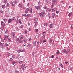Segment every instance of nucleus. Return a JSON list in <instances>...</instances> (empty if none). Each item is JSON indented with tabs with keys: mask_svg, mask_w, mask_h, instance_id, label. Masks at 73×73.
I'll use <instances>...</instances> for the list:
<instances>
[{
	"mask_svg": "<svg viewBox=\"0 0 73 73\" xmlns=\"http://www.w3.org/2000/svg\"><path fill=\"white\" fill-rule=\"evenodd\" d=\"M45 12L43 11L41 13H39V15L40 16L41 18H43V17H44V15H45Z\"/></svg>",
	"mask_w": 73,
	"mask_h": 73,
	"instance_id": "obj_1",
	"label": "nucleus"
},
{
	"mask_svg": "<svg viewBox=\"0 0 73 73\" xmlns=\"http://www.w3.org/2000/svg\"><path fill=\"white\" fill-rule=\"evenodd\" d=\"M41 6L40 5H39L38 6H35V8L36 9H37V10H38V9H40L41 8Z\"/></svg>",
	"mask_w": 73,
	"mask_h": 73,
	"instance_id": "obj_2",
	"label": "nucleus"
},
{
	"mask_svg": "<svg viewBox=\"0 0 73 73\" xmlns=\"http://www.w3.org/2000/svg\"><path fill=\"white\" fill-rule=\"evenodd\" d=\"M17 23V24H18L19 23H20V24H22V23H21V22L20 21V20L19 19V21L18 20H17L16 21Z\"/></svg>",
	"mask_w": 73,
	"mask_h": 73,
	"instance_id": "obj_3",
	"label": "nucleus"
},
{
	"mask_svg": "<svg viewBox=\"0 0 73 73\" xmlns=\"http://www.w3.org/2000/svg\"><path fill=\"white\" fill-rule=\"evenodd\" d=\"M36 44H37V41H35L34 42V43L33 44V46H35L36 45Z\"/></svg>",
	"mask_w": 73,
	"mask_h": 73,
	"instance_id": "obj_4",
	"label": "nucleus"
},
{
	"mask_svg": "<svg viewBox=\"0 0 73 73\" xmlns=\"http://www.w3.org/2000/svg\"><path fill=\"white\" fill-rule=\"evenodd\" d=\"M54 16H55V13H53L52 14V18L54 19Z\"/></svg>",
	"mask_w": 73,
	"mask_h": 73,
	"instance_id": "obj_5",
	"label": "nucleus"
},
{
	"mask_svg": "<svg viewBox=\"0 0 73 73\" xmlns=\"http://www.w3.org/2000/svg\"><path fill=\"white\" fill-rule=\"evenodd\" d=\"M56 11H57V8H54L52 10V12H54Z\"/></svg>",
	"mask_w": 73,
	"mask_h": 73,
	"instance_id": "obj_6",
	"label": "nucleus"
},
{
	"mask_svg": "<svg viewBox=\"0 0 73 73\" xmlns=\"http://www.w3.org/2000/svg\"><path fill=\"white\" fill-rule=\"evenodd\" d=\"M53 24H51L50 25V26L49 27L50 28H52L53 27Z\"/></svg>",
	"mask_w": 73,
	"mask_h": 73,
	"instance_id": "obj_7",
	"label": "nucleus"
},
{
	"mask_svg": "<svg viewBox=\"0 0 73 73\" xmlns=\"http://www.w3.org/2000/svg\"><path fill=\"white\" fill-rule=\"evenodd\" d=\"M66 52V49H64L62 50V52L64 53H65Z\"/></svg>",
	"mask_w": 73,
	"mask_h": 73,
	"instance_id": "obj_8",
	"label": "nucleus"
},
{
	"mask_svg": "<svg viewBox=\"0 0 73 73\" xmlns=\"http://www.w3.org/2000/svg\"><path fill=\"white\" fill-rule=\"evenodd\" d=\"M13 3H14L15 4H16L17 3V1L16 0H15L13 1Z\"/></svg>",
	"mask_w": 73,
	"mask_h": 73,
	"instance_id": "obj_9",
	"label": "nucleus"
},
{
	"mask_svg": "<svg viewBox=\"0 0 73 73\" xmlns=\"http://www.w3.org/2000/svg\"><path fill=\"white\" fill-rule=\"evenodd\" d=\"M27 17H31V15L30 14H28L27 15Z\"/></svg>",
	"mask_w": 73,
	"mask_h": 73,
	"instance_id": "obj_10",
	"label": "nucleus"
},
{
	"mask_svg": "<svg viewBox=\"0 0 73 73\" xmlns=\"http://www.w3.org/2000/svg\"><path fill=\"white\" fill-rule=\"evenodd\" d=\"M2 8H5V5H2Z\"/></svg>",
	"mask_w": 73,
	"mask_h": 73,
	"instance_id": "obj_11",
	"label": "nucleus"
},
{
	"mask_svg": "<svg viewBox=\"0 0 73 73\" xmlns=\"http://www.w3.org/2000/svg\"><path fill=\"white\" fill-rule=\"evenodd\" d=\"M12 19H9V20L8 21V23H9L11 22H12Z\"/></svg>",
	"mask_w": 73,
	"mask_h": 73,
	"instance_id": "obj_12",
	"label": "nucleus"
},
{
	"mask_svg": "<svg viewBox=\"0 0 73 73\" xmlns=\"http://www.w3.org/2000/svg\"><path fill=\"white\" fill-rule=\"evenodd\" d=\"M12 35L13 36V38H14V37L15 36V34L14 33H12Z\"/></svg>",
	"mask_w": 73,
	"mask_h": 73,
	"instance_id": "obj_13",
	"label": "nucleus"
},
{
	"mask_svg": "<svg viewBox=\"0 0 73 73\" xmlns=\"http://www.w3.org/2000/svg\"><path fill=\"white\" fill-rule=\"evenodd\" d=\"M18 7H19L21 8L22 7V5L21 4H19L18 5Z\"/></svg>",
	"mask_w": 73,
	"mask_h": 73,
	"instance_id": "obj_14",
	"label": "nucleus"
},
{
	"mask_svg": "<svg viewBox=\"0 0 73 73\" xmlns=\"http://www.w3.org/2000/svg\"><path fill=\"white\" fill-rule=\"evenodd\" d=\"M72 15V13H70L68 14V16L70 17Z\"/></svg>",
	"mask_w": 73,
	"mask_h": 73,
	"instance_id": "obj_15",
	"label": "nucleus"
},
{
	"mask_svg": "<svg viewBox=\"0 0 73 73\" xmlns=\"http://www.w3.org/2000/svg\"><path fill=\"white\" fill-rule=\"evenodd\" d=\"M70 49H67V51H66V52L67 53H70Z\"/></svg>",
	"mask_w": 73,
	"mask_h": 73,
	"instance_id": "obj_16",
	"label": "nucleus"
},
{
	"mask_svg": "<svg viewBox=\"0 0 73 73\" xmlns=\"http://www.w3.org/2000/svg\"><path fill=\"white\" fill-rule=\"evenodd\" d=\"M7 38H8V36H6L4 38V40H7Z\"/></svg>",
	"mask_w": 73,
	"mask_h": 73,
	"instance_id": "obj_17",
	"label": "nucleus"
},
{
	"mask_svg": "<svg viewBox=\"0 0 73 73\" xmlns=\"http://www.w3.org/2000/svg\"><path fill=\"white\" fill-rule=\"evenodd\" d=\"M17 62H12V65H14L15 64H16Z\"/></svg>",
	"mask_w": 73,
	"mask_h": 73,
	"instance_id": "obj_18",
	"label": "nucleus"
},
{
	"mask_svg": "<svg viewBox=\"0 0 73 73\" xmlns=\"http://www.w3.org/2000/svg\"><path fill=\"white\" fill-rule=\"evenodd\" d=\"M23 35H21V37L20 38V39H23Z\"/></svg>",
	"mask_w": 73,
	"mask_h": 73,
	"instance_id": "obj_19",
	"label": "nucleus"
},
{
	"mask_svg": "<svg viewBox=\"0 0 73 73\" xmlns=\"http://www.w3.org/2000/svg\"><path fill=\"white\" fill-rule=\"evenodd\" d=\"M3 20L5 23H6V21H7V19L5 18V19H3Z\"/></svg>",
	"mask_w": 73,
	"mask_h": 73,
	"instance_id": "obj_20",
	"label": "nucleus"
},
{
	"mask_svg": "<svg viewBox=\"0 0 73 73\" xmlns=\"http://www.w3.org/2000/svg\"><path fill=\"white\" fill-rule=\"evenodd\" d=\"M11 4H12L11 5L12 6V7H14L15 6V5H14L12 2H11V3H10Z\"/></svg>",
	"mask_w": 73,
	"mask_h": 73,
	"instance_id": "obj_21",
	"label": "nucleus"
},
{
	"mask_svg": "<svg viewBox=\"0 0 73 73\" xmlns=\"http://www.w3.org/2000/svg\"><path fill=\"white\" fill-rule=\"evenodd\" d=\"M56 53L58 55L60 54V52H59V51L57 50L56 52Z\"/></svg>",
	"mask_w": 73,
	"mask_h": 73,
	"instance_id": "obj_22",
	"label": "nucleus"
},
{
	"mask_svg": "<svg viewBox=\"0 0 73 73\" xmlns=\"http://www.w3.org/2000/svg\"><path fill=\"white\" fill-rule=\"evenodd\" d=\"M21 50V52H25V50Z\"/></svg>",
	"mask_w": 73,
	"mask_h": 73,
	"instance_id": "obj_23",
	"label": "nucleus"
},
{
	"mask_svg": "<svg viewBox=\"0 0 73 73\" xmlns=\"http://www.w3.org/2000/svg\"><path fill=\"white\" fill-rule=\"evenodd\" d=\"M23 41L25 42V43L27 42V39H25L23 40Z\"/></svg>",
	"mask_w": 73,
	"mask_h": 73,
	"instance_id": "obj_24",
	"label": "nucleus"
},
{
	"mask_svg": "<svg viewBox=\"0 0 73 73\" xmlns=\"http://www.w3.org/2000/svg\"><path fill=\"white\" fill-rule=\"evenodd\" d=\"M35 32H37L38 31V29H36L35 30Z\"/></svg>",
	"mask_w": 73,
	"mask_h": 73,
	"instance_id": "obj_25",
	"label": "nucleus"
},
{
	"mask_svg": "<svg viewBox=\"0 0 73 73\" xmlns=\"http://www.w3.org/2000/svg\"><path fill=\"white\" fill-rule=\"evenodd\" d=\"M5 46H8V44H7V43H5Z\"/></svg>",
	"mask_w": 73,
	"mask_h": 73,
	"instance_id": "obj_26",
	"label": "nucleus"
},
{
	"mask_svg": "<svg viewBox=\"0 0 73 73\" xmlns=\"http://www.w3.org/2000/svg\"><path fill=\"white\" fill-rule=\"evenodd\" d=\"M19 69H21V68H22V66H19Z\"/></svg>",
	"mask_w": 73,
	"mask_h": 73,
	"instance_id": "obj_27",
	"label": "nucleus"
},
{
	"mask_svg": "<svg viewBox=\"0 0 73 73\" xmlns=\"http://www.w3.org/2000/svg\"><path fill=\"white\" fill-rule=\"evenodd\" d=\"M30 12V13H32V8H31V9Z\"/></svg>",
	"mask_w": 73,
	"mask_h": 73,
	"instance_id": "obj_28",
	"label": "nucleus"
},
{
	"mask_svg": "<svg viewBox=\"0 0 73 73\" xmlns=\"http://www.w3.org/2000/svg\"><path fill=\"white\" fill-rule=\"evenodd\" d=\"M15 20H16V19H15V18L13 17V21H15Z\"/></svg>",
	"mask_w": 73,
	"mask_h": 73,
	"instance_id": "obj_29",
	"label": "nucleus"
},
{
	"mask_svg": "<svg viewBox=\"0 0 73 73\" xmlns=\"http://www.w3.org/2000/svg\"><path fill=\"white\" fill-rule=\"evenodd\" d=\"M19 42L20 43H22V42H23V40H22L20 39L19 40Z\"/></svg>",
	"mask_w": 73,
	"mask_h": 73,
	"instance_id": "obj_30",
	"label": "nucleus"
},
{
	"mask_svg": "<svg viewBox=\"0 0 73 73\" xmlns=\"http://www.w3.org/2000/svg\"><path fill=\"white\" fill-rule=\"evenodd\" d=\"M53 5H54L53 3H52V5H51L52 8H53V6H54Z\"/></svg>",
	"mask_w": 73,
	"mask_h": 73,
	"instance_id": "obj_31",
	"label": "nucleus"
},
{
	"mask_svg": "<svg viewBox=\"0 0 73 73\" xmlns=\"http://www.w3.org/2000/svg\"><path fill=\"white\" fill-rule=\"evenodd\" d=\"M35 21H37L38 20V18H36L35 19Z\"/></svg>",
	"mask_w": 73,
	"mask_h": 73,
	"instance_id": "obj_32",
	"label": "nucleus"
},
{
	"mask_svg": "<svg viewBox=\"0 0 73 73\" xmlns=\"http://www.w3.org/2000/svg\"><path fill=\"white\" fill-rule=\"evenodd\" d=\"M20 52H21V50H18L17 51V53H20Z\"/></svg>",
	"mask_w": 73,
	"mask_h": 73,
	"instance_id": "obj_33",
	"label": "nucleus"
},
{
	"mask_svg": "<svg viewBox=\"0 0 73 73\" xmlns=\"http://www.w3.org/2000/svg\"><path fill=\"white\" fill-rule=\"evenodd\" d=\"M60 66H61V67H62V68H63V65H62V64H60Z\"/></svg>",
	"mask_w": 73,
	"mask_h": 73,
	"instance_id": "obj_34",
	"label": "nucleus"
},
{
	"mask_svg": "<svg viewBox=\"0 0 73 73\" xmlns=\"http://www.w3.org/2000/svg\"><path fill=\"white\" fill-rule=\"evenodd\" d=\"M12 61H13V59H12V58H11L10 59V61L12 62Z\"/></svg>",
	"mask_w": 73,
	"mask_h": 73,
	"instance_id": "obj_35",
	"label": "nucleus"
},
{
	"mask_svg": "<svg viewBox=\"0 0 73 73\" xmlns=\"http://www.w3.org/2000/svg\"><path fill=\"white\" fill-rule=\"evenodd\" d=\"M54 58V55H52L51 56V58Z\"/></svg>",
	"mask_w": 73,
	"mask_h": 73,
	"instance_id": "obj_36",
	"label": "nucleus"
},
{
	"mask_svg": "<svg viewBox=\"0 0 73 73\" xmlns=\"http://www.w3.org/2000/svg\"><path fill=\"white\" fill-rule=\"evenodd\" d=\"M19 64H21L23 63V62L22 61H20L19 62Z\"/></svg>",
	"mask_w": 73,
	"mask_h": 73,
	"instance_id": "obj_37",
	"label": "nucleus"
},
{
	"mask_svg": "<svg viewBox=\"0 0 73 73\" xmlns=\"http://www.w3.org/2000/svg\"><path fill=\"white\" fill-rule=\"evenodd\" d=\"M52 39H50V43H52Z\"/></svg>",
	"mask_w": 73,
	"mask_h": 73,
	"instance_id": "obj_38",
	"label": "nucleus"
},
{
	"mask_svg": "<svg viewBox=\"0 0 73 73\" xmlns=\"http://www.w3.org/2000/svg\"><path fill=\"white\" fill-rule=\"evenodd\" d=\"M26 9L27 11H29L30 9H29L27 8V9Z\"/></svg>",
	"mask_w": 73,
	"mask_h": 73,
	"instance_id": "obj_39",
	"label": "nucleus"
},
{
	"mask_svg": "<svg viewBox=\"0 0 73 73\" xmlns=\"http://www.w3.org/2000/svg\"><path fill=\"white\" fill-rule=\"evenodd\" d=\"M22 16H27V15L25 14H23L22 15Z\"/></svg>",
	"mask_w": 73,
	"mask_h": 73,
	"instance_id": "obj_40",
	"label": "nucleus"
},
{
	"mask_svg": "<svg viewBox=\"0 0 73 73\" xmlns=\"http://www.w3.org/2000/svg\"><path fill=\"white\" fill-rule=\"evenodd\" d=\"M47 23H45L44 24V25L45 27H46L47 26Z\"/></svg>",
	"mask_w": 73,
	"mask_h": 73,
	"instance_id": "obj_41",
	"label": "nucleus"
},
{
	"mask_svg": "<svg viewBox=\"0 0 73 73\" xmlns=\"http://www.w3.org/2000/svg\"><path fill=\"white\" fill-rule=\"evenodd\" d=\"M35 24H37V21H35Z\"/></svg>",
	"mask_w": 73,
	"mask_h": 73,
	"instance_id": "obj_42",
	"label": "nucleus"
},
{
	"mask_svg": "<svg viewBox=\"0 0 73 73\" xmlns=\"http://www.w3.org/2000/svg\"><path fill=\"white\" fill-rule=\"evenodd\" d=\"M22 66H23V67L25 66V64H23L22 65Z\"/></svg>",
	"mask_w": 73,
	"mask_h": 73,
	"instance_id": "obj_43",
	"label": "nucleus"
},
{
	"mask_svg": "<svg viewBox=\"0 0 73 73\" xmlns=\"http://www.w3.org/2000/svg\"><path fill=\"white\" fill-rule=\"evenodd\" d=\"M46 6H45L44 7H43V9H46Z\"/></svg>",
	"mask_w": 73,
	"mask_h": 73,
	"instance_id": "obj_44",
	"label": "nucleus"
},
{
	"mask_svg": "<svg viewBox=\"0 0 73 73\" xmlns=\"http://www.w3.org/2000/svg\"><path fill=\"white\" fill-rule=\"evenodd\" d=\"M25 13L26 14H27L28 13V11L26 10L25 11Z\"/></svg>",
	"mask_w": 73,
	"mask_h": 73,
	"instance_id": "obj_45",
	"label": "nucleus"
},
{
	"mask_svg": "<svg viewBox=\"0 0 73 73\" xmlns=\"http://www.w3.org/2000/svg\"><path fill=\"white\" fill-rule=\"evenodd\" d=\"M24 26H23V25H22L21 26V28H23V27Z\"/></svg>",
	"mask_w": 73,
	"mask_h": 73,
	"instance_id": "obj_46",
	"label": "nucleus"
},
{
	"mask_svg": "<svg viewBox=\"0 0 73 73\" xmlns=\"http://www.w3.org/2000/svg\"><path fill=\"white\" fill-rule=\"evenodd\" d=\"M25 67H24L23 68H22V70L23 71H24V70H25Z\"/></svg>",
	"mask_w": 73,
	"mask_h": 73,
	"instance_id": "obj_47",
	"label": "nucleus"
},
{
	"mask_svg": "<svg viewBox=\"0 0 73 73\" xmlns=\"http://www.w3.org/2000/svg\"><path fill=\"white\" fill-rule=\"evenodd\" d=\"M53 2L54 3H56V0H54L53 1Z\"/></svg>",
	"mask_w": 73,
	"mask_h": 73,
	"instance_id": "obj_48",
	"label": "nucleus"
},
{
	"mask_svg": "<svg viewBox=\"0 0 73 73\" xmlns=\"http://www.w3.org/2000/svg\"><path fill=\"white\" fill-rule=\"evenodd\" d=\"M31 40H32V38H30L29 39V41H31Z\"/></svg>",
	"mask_w": 73,
	"mask_h": 73,
	"instance_id": "obj_49",
	"label": "nucleus"
},
{
	"mask_svg": "<svg viewBox=\"0 0 73 73\" xmlns=\"http://www.w3.org/2000/svg\"><path fill=\"white\" fill-rule=\"evenodd\" d=\"M27 46H29V47H31V44H29L28 45H27Z\"/></svg>",
	"mask_w": 73,
	"mask_h": 73,
	"instance_id": "obj_50",
	"label": "nucleus"
},
{
	"mask_svg": "<svg viewBox=\"0 0 73 73\" xmlns=\"http://www.w3.org/2000/svg\"><path fill=\"white\" fill-rule=\"evenodd\" d=\"M15 73H19V71H15Z\"/></svg>",
	"mask_w": 73,
	"mask_h": 73,
	"instance_id": "obj_51",
	"label": "nucleus"
},
{
	"mask_svg": "<svg viewBox=\"0 0 73 73\" xmlns=\"http://www.w3.org/2000/svg\"><path fill=\"white\" fill-rule=\"evenodd\" d=\"M2 25V27H3V29H4V25Z\"/></svg>",
	"mask_w": 73,
	"mask_h": 73,
	"instance_id": "obj_52",
	"label": "nucleus"
},
{
	"mask_svg": "<svg viewBox=\"0 0 73 73\" xmlns=\"http://www.w3.org/2000/svg\"><path fill=\"white\" fill-rule=\"evenodd\" d=\"M0 45H1V46H3V43L1 44Z\"/></svg>",
	"mask_w": 73,
	"mask_h": 73,
	"instance_id": "obj_53",
	"label": "nucleus"
},
{
	"mask_svg": "<svg viewBox=\"0 0 73 73\" xmlns=\"http://www.w3.org/2000/svg\"><path fill=\"white\" fill-rule=\"evenodd\" d=\"M8 40H9V42H10V41H11V39H10L9 38H8Z\"/></svg>",
	"mask_w": 73,
	"mask_h": 73,
	"instance_id": "obj_54",
	"label": "nucleus"
},
{
	"mask_svg": "<svg viewBox=\"0 0 73 73\" xmlns=\"http://www.w3.org/2000/svg\"><path fill=\"white\" fill-rule=\"evenodd\" d=\"M59 13V11H56V13Z\"/></svg>",
	"mask_w": 73,
	"mask_h": 73,
	"instance_id": "obj_55",
	"label": "nucleus"
},
{
	"mask_svg": "<svg viewBox=\"0 0 73 73\" xmlns=\"http://www.w3.org/2000/svg\"><path fill=\"white\" fill-rule=\"evenodd\" d=\"M48 16H50V13H48Z\"/></svg>",
	"mask_w": 73,
	"mask_h": 73,
	"instance_id": "obj_56",
	"label": "nucleus"
},
{
	"mask_svg": "<svg viewBox=\"0 0 73 73\" xmlns=\"http://www.w3.org/2000/svg\"><path fill=\"white\" fill-rule=\"evenodd\" d=\"M12 57L13 58H15V57L14 56H13Z\"/></svg>",
	"mask_w": 73,
	"mask_h": 73,
	"instance_id": "obj_57",
	"label": "nucleus"
},
{
	"mask_svg": "<svg viewBox=\"0 0 73 73\" xmlns=\"http://www.w3.org/2000/svg\"><path fill=\"white\" fill-rule=\"evenodd\" d=\"M35 53L34 52H33L32 55H33V56L34 55H35Z\"/></svg>",
	"mask_w": 73,
	"mask_h": 73,
	"instance_id": "obj_58",
	"label": "nucleus"
},
{
	"mask_svg": "<svg viewBox=\"0 0 73 73\" xmlns=\"http://www.w3.org/2000/svg\"><path fill=\"white\" fill-rule=\"evenodd\" d=\"M16 41H19V38H17L16 39Z\"/></svg>",
	"mask_w": 73,
	"mask_h": 73,
	"instance_id": "obj_59",
	"label": "nucleus"
},
{
	"mask_svg": "<svg viewBox=\"0 0 73 73\" xmlns=\"http://www.w3.org/2000/svg\"><path fill=\"white\" fill-rule=\"evenodd\" d=\"M37 25L36 24H35L34 25V27H37Z\"/></svg>",
	"mask_w": 73,
	"mask_h": 73,
	"instance_id": "obj_60",
	"label": "nucleus"
},
{
	"mask_svg": "<svg viewBox=\"0 0 73 73\" xmlns=\"http://www.w3.org/2000/svg\"><path fill=\"white\" fill-rule=\"evenodd\" d=\"M52 11V9H49V12H50V11Z\"/></svg>",
	"mask_w": 73,
	"mask_h": 73,
	"instance_id": "obj_61",
	"label": "nucleus"
},
{
	"mask_svg": "<svg viewBox=\"0 0 73 73\" xmlns=\"http://www.w3.org/2000/svg\"><path fill=\"white\" fill-rule=\"evenodd\" d=\"M4 22L3 21L1 22V25H3V23Z\"/></svg>",
	"mask_w": 73,
	"mask_h": 73,
	"instance_id": "obj_62",
	"label": "nucleus"
},
{
	"mask_svg": "<svg viewBox=\"0 0 73 73\" xmlns=\"http://www.w3.org/2000/svg\"><path fill=\"white\" fill-rule=\"evenodd\" d=\"M31 28H29V31H31Z\"/></svg>",
	"mask_w": 73,
	"mask_h": 73,
	"instance_id": "obj_63",
	"label": "nucleus"
},
{
	"mask_svg": "<svg viewBox=\"0 0 73 73\" xmlns=\"http://www.w3.org/2000/svg\"><path fill=\"white\" fill-rule=\"evenodd\" d=\"M65 64H68V62H66Z\"/></svg>",
	"mask_w": 73,
	"mask_h": 73,
	"instance_id": "obj_64",
	"label": "nucleus"
}]
</instances>
